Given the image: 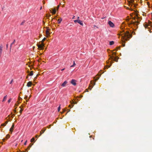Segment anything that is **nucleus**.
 Segmentation results:
<instances>
[{"instance_id":"obj_35","label":"nucleus","mask_w":152,"mask_h":152,"mask_svg":"<svg viewBox=\"0 0 152 152\" xmlns=\"http://www.w3.org/2000/svg\"><path fill=\"white\" fill-rule=\"evenodd\" d=\"M12 99L11 98L10 99L8 100V102L10 103Z\"/></svg>"},{"instance_id":"obj_38","label":"nucleus","mask_w":152,"mask_h":152,"mask_svg":"<svg viewBox=\"0 0 152 152\" xmlns=\"http://www.w3.org/2000/svg\"><path fill=\"white\" fill-rule=\"evenodd\" d=\"M13 81V79H12V80H11V82H10V84H11L12 83Z\"/></svg>"},{"instance_id":"obj_19","label":"nucleus","mask_w":152,"mask_h":152,"mask_svg":"<svg viewBox=\"0 0 152 152\" xmlns=\"http://www.w3.org/2000/svg\"><path fill=\"white\" fill-rule=\"evenodd\" d=\"M93 86H92V85H90L88 87V88L91 90V88H93Z\"/></svg>"},{"instance_id":"obj_26","label":"nucleus","mask_w":152,"mask_h":152,"mask_svg":"<svg viewBox=\"0 0 152 152\" xmlns=\"http://www.w3.org/2000/svg\"><path fill=\"white\" fill-rule=\"evenodd\" d=\"M10 137V135L8 134H7L6 137L7 138V139H8L9 138V137Z\"/></svg>"},{"instance_id":"obj_8","label":"nucleus","mask_w":152,"mask_h":152,"mask_svg":"<svg viewBox=\"0 0 152 152\" xmlns=\"http://www.w3.org/2000/svg\"><path fill=\"white\" fill-rule=\"evenodd\" d=\"M67 81H65L62 84L61 86L63 87H64L66 86V84L67 83Z\"/></svg>"},{"instance_id":"obj_63","label":"nucleus","mask_w":152,"mask_h":152,"mask_svg":"<svg viewBox=\"0 0 152 152\" xmlns=\"http://www.w3.org/2000/svg\"><path fill=\"white\" fill-rule=\"evenodd\" d=\"M70 111V110H68V112H69Z\"/></svg>"},{"instance_id":"obj_42","label":"nucleus","mask_w":152,"mask_h":152,"mask_svg":"<svg viewBox=\"0 0 152 152\" xmlns=\"http://www.w3.org/2000/svg\"><path fill=\"white\" fill-rule=\"evenodd\" d=\"M73 106H74V105H72V107ZM69 107H70V108H71V105H69Z\"/></svg>"},{"instance_id":"obj_18","label":"nucleus","mask_w":152,"mask_h":152,"mask_svg":"<svg viewBox=\"0 0 152 152\" xmlns=\"http://www.w3.org/2000/svg\"><path fill=\"white\" fill-rule=\"evenodd\" d=\"M114 44V42L113 41H111L110 42V45H112Z\"/></svg>"},{"instance_id":"obj_48","label":"nucleus","mask_w":152,"mask_h":152,"mask_svg":"<svg viewBox=\"0 0 152 152\" xmlns=\"http://www.w3.org/2000/svg\"><path fill=\"white\" fill-rule=\"evenodd\" d=\"M74 66H74L73 65H71V66H70V67H74Z\"/></svg>"},{"instance_id":"obj_37","label":"nucleus","mask_w":152,"mask_h":152,"mask_svg":"<svg viewBox=\"0 0 152 152\" xmlns=\"http://www.w3.org/2000/svg\"><path fill=\"white\" fill-rule=\"evenodd\" d=\"M27 142V141L26 140L24 143V145H26V144Z\"/></svg>"},{"instance_id":"obj_23","label":"nucleus","mask_w":152,"mask_h":152,"mask_svg":"<svg viewBox=\"0 0 152 152\" xmlns=\"http://www.w3.org/2000/svg\"><path fill=\"white\" fill-rule=\"evenodd\" d=\"M34 137H33L31 140V142H34Z\"/></svg>"},{"instance_id":"obj_44","label":"nucleus","mask_w":152,"mask_h":152,"mask_svg":"<svg viewBox=\"0 0 152 152\" xmlns=\"http://www.w3.org/2000/svg\"><path fill=\"white\" fill-rule=\"evenodd\" d=\"M8 123V121H6L4 123L5 124H7V123Z\"/></svg>"},{"instance_id":"obj_61","label":"nucleus","mask_w":152,"mask_h":152,"mask_svg":"<svg viewBox=\"0 0 152 152\" xmlns=\"http://www.w3.org/2000/svg\"><path fill=\"white\" fill-rule=\"evenodd\" d=\"M79 17H77V19H79Z\"/></svg>"},{"instance_id":"obj_45","label":"nucleus","mask_w":152,"mask_h":152,"mask_svg":"<svg viewBox=\"0 0 152 152\" xmlns=\"http://www.w3.org/2000/svg\"><path fill=\"white\" fill-rule=\"evenodd\" d=\"M14 115H15L12 114V116L11 117L13 118L14 116Z\"/></svg>"},{"instance_id":"obj_36","label":"nucleus","mask_w":152,"mask_h":152,"mask_svg":"<svg viewBox=\"0 0 152 152\" xmlns=\"http://www.w3.org/2000/svg\"><path fill=\"white\" fill-rule=\"evenodd\" d=\"M71 104H77V102H71Z\"/></svg>"},{"instance_id":"obj_2","label":"nucleus","mask_w":152,"mask_h":152,"mask_svg":"<svg viewBox=\"0 0 152 152\" xmlns=\"http://www.w3.org/2000/svg\"><path fill=\"white\" fill-rule=\"evenodd\" d=\"M75 23H78L81 26L83 25V21L82 20H80L79 19H77L74 20Z\"/></svg>"},{"instance_id":"obj_27","label":"nucleus","mask_w":152,"mask_h":152,"mask_svg":"<svg viewBox=\"0 0 152 152\" xmlns=\"http://www.w3.org/2000/svg\"><path fill=\"white\" fill-rule=\"evenodd\" d=\"M25 20H23L20 24V25H23L24 24V23H25Z\"/></svg>"},{"instance_id":"obj_55","label":"nucleus","mask_w":152,"mask_h":152,"mask_svg":"<svg viewBox=\"0 0 152 152\" xmlns=\"http://www.w3.org/2000/svg\"><path fill=\"white\" fill-rule=\"evenodd\" d=\"M83 97V96L82 95H80V98H82Z\"/></svg>"},{"instance_id":"obj_21","label":"nucleus","mask_w":152,"mask_h":152,"mask_svg":"<svg viewBox=\"0 0 152 152\" xmlns=\"http://www.w3.org/2000/svg\"><path fill=\"white\" fill-rule=\"evenodd\" d=\"M27 96H26L24 97V99H26V102H27L28 100V99H27Z\"/></svg>"},{"instance_id":"obj_10","label":"nucleus","mask_w":152,"mask_h":152,"mask_svg":"<svg viewBox=\"0 0 152 152\" xmlns=\"http://www.w3.org/2000/svg\"><path fill=\"white\" fill-rule=\"evenodd\" d=\"M32 83L31 82L29 81L27 83V86L28 87H30L32 85Z\"/></svg>"},{"instance_id":"obj_24","label":"nucleus","mask_w":152,"mask_h":152,"mask_svg":"<svg viewBox=\"0 0 152 152\" xmlns=\"http://www.w3.org/2000/svg\"><path fill=\"white\" fill-rule=\"evenodd\" d=\"M20 113H21L22 112V111L23 110V109H22L21 107H20Z\"/></svg>"},{"instance_id":"obj_25","label":"nucleus","mask_w":152,"mask_h":152,"mask_svg":"<svg viewBox=\"0 0 152 152\" xmlns=\"http://www.w3.org/2000/svg\"><path fill=\"white\" fill-rule=\"evenodd\" d=\"M60 109H61V105L60 104L59 106L58 107V112H59L60 111Z\"/></svg>"},{"instance_id":"obj_51","label":"nucleus","mask_w":152,"mask_h":152,"mask_svg":"<svg viewBox=\"0 0 152 152\" xmlns=\"http://www.w3.org/2000/svg\"><path fill=\"white\" fill-rule=\"evenodd\" d=\"M39 136H38L37 135H36L35 136V137H36V138H38Z\"/></svg>"},{"instance_id":"obj_33","label":"nucleus","mask_w":152,"mask_h":152,"mask_svg":"<svg viewBox=\"0 0 152 152\" xmlns=\"http://www.w3.org/2000/svg\"><path fill=\"white\" fill-rule=\"evenodd\" d=\"M6 125V124H5V123H4V124H1V126H5Z\"/></svg>"},{"instance_id":"obj_46","label":"nucleus","mask_w":152,"mask_h":152,"mask_svg":"<svg viewBox=\"0 0 152 152\" xmlns=\"http://www.w3.org/2000/svg\"><path fill=\"white\" fill-rule=\"evenodd\" d=\"M116 53H115V52H113V54H114V55H116Z\"/></svg>"},{"instance_id":"obj_58","label":"nucleus","mask_w":152,"mask_h":152,"mask_svg":"<svg viewBox=\"0 0 152 152\" xmlns=\"http://www.w3.org/2000/svg\"><path fill=\"white\" fill-rule=\"evenodd\" d=\"M125 44H123V47L125 46Z\"/></svg>"},{"instance_id":"obj_52","label":"nucleus","mask_w":152,"mask_h":152,"mask_svg":"<svg viewBox=\"0 0 152 152\" xmlns=\"http://www.w3.org/2000/svg\"><path fill=\"white\" fill-rule=\"evenodd\" d=\"M59 5L57 7V9L58 10V8H59Z\"/></svg>"},{"instance_id":"obj_29","label":"nucleus","mask_w":152,"mask_h":152,"mask_svg":"<svg viewBox=\"0 0 152 152\" xmlns=\"http://www.w3.org/2000/svg\"><path fill=\"white\" fill-rule=\"evenodd\" d=\"M119 49H120V47H118L117 48H116V49H115L114 50L115 51H117Z\"/></svg>"},{"instance_id":"obj_28","label":"nucleus","mask_w":152,"mask_h":152,"mask_svg":"<svg viewBox=\"0 0 152 152\" xmlns=\"http://www.w3.org/2000/svg\"><path fill=\"white\" fill-rule=\"evenodd\" d=\"M46 38L45 37L42 40V41H41L42 42V43H43V42L45 41L46 39Z\"/></svg>"},{"instance_id":"obj_17","label":"nucleus","mask_w":152,"mask_h":152,"mask_svg":"<svg viewBox=\"0 0 152 152\" xmlns=\"http://www.w3.org/2000/svg\"><path fill=\"white\" fill-rule=\"evenodd\" d=\"M62 19L61 18H60L58 20V23H61V22L62 21Z\"/></svg>"},{"instance_id":"obj_59","label":"nucleus","mask_w":152,"mask_h":152,"mask_svg":"<svg viewBox=\"0 0 152 152\" xmlns=\"http://www.w3.org/2000/svg\"><path fill=\"white\" fill-rule=\"evenodd\" d=\"M133 18L135 20V17H134Z\"/></svg>"},{"instance_id":"obj_13","label":"nucleus","mask_w":152,"mask_h":152,"mask_svg":"<svg viewBox=\"0 0 152 152\" xmlns=\"http://www.w3.org/2000/svg\"><path fill=\"white\" fill-rule=\"evenodd\" d=\"M45 129L44 130H42L41 131V132H40V135L39 136H40V135H41L42 134V133H44V132H45Z\"/></svg>"},{"instance_id":"obj_41","label":"nucleus","mask_w":152,"mask_h":152,"mask_svg":"<svg viewBox=\"0 0 152 152\" xmlns=\"http://www.w3.org/2000/svg\"><path fill=\"white\" fill-rule=\"evenodd\" d=\"M73 65L74 66H75L76 65V64H75V61H74V63H73Z\"/></svg>"},{"instance_id":"obj_30","label":"nucleus","mask_w":152,"mask_h":152,"mask_svg":"<svg viewBox=\"0 0 152 152\" xmlns=\"http://www.w3.org/2000/svg\"><path fill=\"white\" fill-rule=\"evenodd\" d=\"M129 6H131L132 5V3H130L129 4Z\"/></svg>"},{"instance_id":"obj_34","label":"nucleus","mask_w":152,"mask_h":152,"mask_svg":"<svg viewBox=\"0 0 152 152\" xmlns=\"http://www.w3.org/2000/svg\"><path fill=\"white\" fill-rule=\"evenodd\" d=\"M95 77H94V79H95V80L96 81L98 80L99 79V77H97L95 79Z\"/></svg>"},{"instance_id":"obj_39","label":"nucleus","mask_w":152,"mask_h":152,"mask_svg":"<svg viewBox=\"0 0 152 152\" xmlns=\"http://www.w3.org/2000/svg\"><path fill=\"white\" fill-rule=\"evenodd\" d=\"M15 42V40H14V41L13 42H12L11 44H12V45L13 44H14Z\"/></svg>"},{"instance_id":"obj_31","label":"nucleus","mask_w":152,"mask_h":152,"mask_svg":"<svg viewBox=\"0 0 152 152\" xmlns=\"http://www.w3.org/2000/svg\"><path fill=\"white\" fill-rule=\"evenodd\" d=\"M46 28H47V30L46 31H49L50 30V29L48 27H46Z\"/></svg>"},{"instance_id":"obj_11","label":"nucleus","mask_w":152,"mask_h":152,"mask_svg":"<svg viewBox=\"0 0 152 152\" xmlns=\"http://www.w3.org/2000/svg\"><path fill=\"white\" fill-rule=\"evenodd\" d=\"M52 13H53V14H55L56 12V10L55 9H52Z\"/></svg>"},{"instance_id":"obj_62","label":"nucleus","mask_w":152,"mask_h":152,"mask_svg":"<svg viewBox=\"0 0 152 152\" xmlns=\"http://www.w3.org/2000/svg\"><path fill=\"white\" fill-rule=\"evenodd\" d=\"M86 91H87L88 92V89H86Z\"/></svg>"},{"instance_id":"obj_60","label":"nucleus","mask_w":152,"mask_h":152,"mask_svg":"<svg viewBox=\"0 0 152 152\" xmlns=\"http://www.w3.org/2000/svg\"><path fill=\"white\" fill-rule=\"evenodd\" d=\"M16 112V111L15 110H14V113H15V112Z\"/></svg>"},{"instance_id":"obj_4","label":"nucleus","mask_w":152,"mask_h":152,"mask_svg":"<svg viewBox=\"0 0 152 152\" xmlns=\"http://www.w3.org/2000/svg\"><path fill=\"white\" fill-rule=\"evenodd\" d=\"M110 58L112 60H113L114 61L116 62H118V59L119 58L117 56L114 57V56H111L110 57Z\"/></svg>"},{"instance_id":"obj_50","label":"nucleus","mask_w":152,"mask_h":152,"mask_svg":"<svg viewBox=\"0 0 152 152\" xmlns=\"http://www.w3.org/2000/svg\"><path fill=\"white\" fill-rule=\"evenodd\" d=\"M63 112H65L66 111V110L65 109H63Z\"/></svg>"},{"instance_id":"obj_6","label":"nucleus","mask_w":152,"mask_h":152,"mask_svg":"<svg viewBox=\"0 0 152 152\" xmlns=\"http://www.w3.org/2000/svg\"><path fill=\"white\" fill-rule=\"evenodd\" d=\"M108 24L112 27H113L114 26V25L113 23L110 21L108 22Z\"/></svg>"},{"instance_id":"obj_1","label":"nucleus","mask_w":152,"mask_h":152,"mask_svg":"<svg viewBox=\"0 0 152 152\" xmlns=\"http://www.w3.org/2000/svg\"><path fill=\"white\" fill-rule=\"evenodd\" d=\"M121 33L122 38L125 40H128L129 38L132 37V34L129 33V31L127 30L126 31H123L121 32Z\"/></svg>"},{"instance_id":"obj_54","label":"nucleus","mask_w":152,"mask_h":152,"mask_svg":"<svg viewBox=\"0 0 152 152\" xmlns=\"http://www.w3.org/2000/svg\"><path fill=\"white\" fill-rule=\"evenodd\" d=\"M5 139L4 138L3 139V141H5Z\"/></svg>"},{"instance_id":"obj_32","label":"nucleus","mask_w":152,"mask_h":152,"mask_svg":"<svg viewBox=\"0 0 152 152\" xmlns=\"http://www.w3.org/2000/svg\"><path fill=\"white\" fill-rule=\"evenodd\" d=\"M19 104V103H18V102H17V103H16L15 104V106H18Z\"/></svg>"},{"instance_id":"obj_56","label":"nucleus","mask_w":152,"mask_h":152,"mask_svg":"<svg viewBox=\"0 0 152 152\" xmlns=\"http://www.w3.org/2000/svg\"><path fill=\"white\" fill-rule=\"evenodd\" d=\"M64 69H65L64 68V69H62L61 70V71H63L64 70Z\"/></svg>"},{"instance_id":"obj_15","label":"nucleus","mask_w":152,"mask_h":152,"mask_svg":"<svg viewBox=\"0 0 152 152\" xmlns=\"http://www.w3.org/2000/svg\"><path fill=\"white\" fill-rule=\"evenodd\" d=\"M149 26H151L149 24L148 25L147 24L145 25V28H149Z\"/></svg>"},{"instance_id":"obj_40","label":"nucleus","mask_w":152,"mask_h":152,"mask_svg":"<svg viewBox=\"0 0 152 152\" xmlns=\"http://www.w3.org/2000/svg\"><path fill=\"white\" fill-rule=\"evenodd\" d=\"M93 81L92 80L91 81V84H93Z\"/></svg>"},{"instance_id":"obj_5","label":"nucleus","mask_w":152,"mask_h":152,"mask_svg":"<svg viewBox=\"0 0 152 152\" xmlns=\"http://www.w3.org/2000/svg\"><path fill=\"white\" fill-rule=\"evenodd\" d=\"M76 81L75 80L72 79V80L71 83L74 86H75L76 85Z\"/></svg>"},{"instance_id":"obj_64","label":"nucleus","mask_w":152,"mask_h":152,"mask_svg":"<svg viewBox=\"0 0 152 152\" xmlns=\"http://www.w3.org/2000/svg\"><path fill=\"white\" fill-rule=\"evenodd\" d=\"M75 16H74L72 18V19H74L75 18Z\"/></svg>"},{"instance_id":"obj_53","label":"nucleus","mask_w":152,"mask_h":152,"mask_svg":"<svg viewBox=\"0 0 152 152\" xmlns=\"http://www.w3.org/2000/svg\"><path fill=\"white\" fill-rule=\"evenodd\" d=\"M64 2H62V1H61V3H60V4H63Z\"/></svg>"},{"instance_id":"obj_7","label":"nucleus","mask_w":152,"mask_h":152,"mask_svg":"<svg viewBox=\"0 0 152 152\" xmlns=\"http://www.w3.org/2000/svg\"><path fill=\"white\" fill-rule=\"evenodd\" d=\"M139 23V22L138 21H131L130 22L131 24H133L134 25H137L138 23Z\"/></svg>"},{"instance_id":"obj_3","label":"nucleus","mask_w":152,"mask_h":152,"mask_svg":"<svg viewBox=\"0 0 152 152\" xmlns=\"http://www.w3.org/2000/svg\"><path fill=\"white\" fill-rule=\"evenodd\" d=\"M38 47L39 48H40V49L42 50L44 49V45L43 43H42L40 45H37Z\"/></svg>"},{"instance_id":"obj_16","label":"nucleus","mask_w":152,"mask_h":152,"mask_svg":"<svg viewBox=\"0 0 152 152\" xmlns=\"http://www.w3.org/2000/svg\"><path fill=\"white\" fill-rule=\"evenodd\" d=\"M7 96H4V97L3 99L2 100V102H4L5 101H6V99H7Z\"/></svg>"},{"instance_id":"obj_57","label":"nucleus","mask_w":152,"mask_h":152,"mask_svg":"<svg viewBox=\"0 0 152 152\" xmlns=\"http://www.w3.org/2000/svg\"><path fill=\"white\" fill-rule=\"evenodd\" d=\"M53 19L54 18H52L51 20V21H53Z\"/></svg>"},{"instance_id":"obj_14","label":"nucleus","mask_w":152,"mask_h":152,"mask_svg":"<svg viewBox=\"0 0 152 152\" xmlns=\"http://www.w3.org/2000/svg\"><path fill=\"white\" fill-rule=\"evenodd\" d=\"M46 34L47 35V36H49L50 35V33L48 31H46Z\"/></svg>"},{"instance_id":"obj_47","label":"nucleus","mask_w":152,"mask_h":152,"mask_svg":"<svg viewBox=\"0 0 152 152\" xmlns=\"http://www.w3.org/2000/svg\"><path fill=\"white\" fill-rule=\"evenodd\" d=\"M8 44H7L6 45V47H7V48H8Z\"/></svg>"},{"instance_id":"obj_43","label":"nucleus","mask_w":152,"mask_h":152,"mask_svg":"<svg viewBox=\"0 0 152 152\" xmlns=\"http://www.w3.org/2000/svg\"><path fill=\"white\" fill-rule=\"evenodd\" d=\"M8 123V121H6L4 123L5 124H7V123Z\"/></svg>"},{"instance_id":"obj_9","label":"nucleus","mask_w":152,"mask_h":152,"mask_svg":"<svg viewBox=\"0 0 152 152\" xmlns=\"http://www.w3.org/2000/svg\"><path fill=\"white\" fill-rule=\"evenodd\" d=\"M14 127V124H13L11 128L10 129V131L11 132V133H12V132L13 131Z\"/></svg>"},{"instance_id":"obj_49","label":"nucleus","mask_w":152,"mask_h":152,"mask_svg":"<svg viewBox=\"0 0 152 152\" xmlns=\"http://www.w3.org/2000/svg\"><path fill=\"white\" fill-rule=\"evenodd\" d=\"M12 44H11V45H10V48H11L12 46Z\"/></svg>"},{"instance_id":"obj_12","label":"nucleus","mask_w":152,"mask_h":152,"mask_svg":"<svg viewBox=\"0 0 152 152\" xmlns=\"http://www.w3.org/2000/svg\"><path fill=\"white\" fill-rule=\"evenodd\" d=\"M33 145V144L30 143V144L28 146L27 149H26V150L27 151V149L29 150L30 148L32 146V145Z\"/></svg>"},{"instance_id":"obj_22","label":"nucleus","mask_w":152,"mask_h":152,"mask_svg":"<svg viewBox=\"0 0 152 152\" xmlns=\"http://www.w3.org/2000/svg\"><path fill=\"white\" fill-rule=\"evenodd\" d=\"M33 75V72L31 71L29 75L30 76H32Z\"/></svg>"},{"instance_id":"obj_20","label":"nucleus","mask_w":152,"mask_h":152,"mask_svg":"<svg viewBox=\"0 0 152 152\" xmlns=\"http://www.w3.org/2000/svg\"><path fill=\"white\" fill-rule=\"evenodd\" d=\"M134 0H130V1H128V2H129V4L130 3H133L134 1Z\"/></svg>"}]
</instances>
